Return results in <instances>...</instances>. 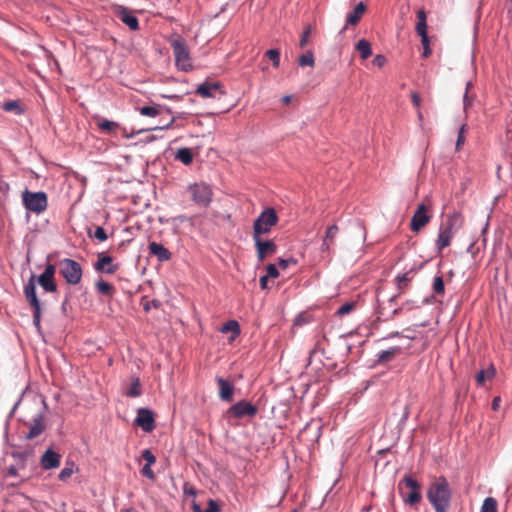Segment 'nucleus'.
I'll list each match as a JSON object with an SVG mask.
<instances>
[{
	"label": "nucleus",
	"instance_id": "obj_29",
	"mask_svg": "<svg viewBox=\"0 0 512 512\" xmlns=\"http://www.w3.org/2000/svg\"><path fill=\"white\" fill-rule=\"evenodd\" d=\"M414 272L413 270L407 271L402 274H398L395 278L397 283V288L401 291L405 289L408 285V283L413 279Z\"/></svg>",
	"mask_w": 512,
	"mask_h": 512
},
{
	"label": "nucleus",
	"instance_id": "obj_28",
	"mask_svg": "<svg viewBox=\"0 0 512 512\" xmlns=\"http://www.w3.org/2000/svg\"><path fill=\"white\" fill-rule=\"evenodd\" d=\"M37 281L46 292H55L57 290V285L53 278L40 274Z\"/></svg>",
	"mask_w": 512,
	"mask_h": 512
},
{
	"label": "nucleus",
	"instance_id": "obj_35",
	"mask_svg": "<svg viewBox=\"0 0 512 512\" xmlns=\"http://www.w3.org/2000/svg\"><path fill=\"white\" fill-rule=\"evenodd\" d=\"M314 63H315L314 54L312 51H307L306 53H303L299 56L298 64L301 67H305V66L313 67Z\"/></svg>",
	"mask_w": 512,
	"mask_h": 512
},
{
	"label": "nucleus",
	"instance_id": "obj_11",
	"mask_svg": "<svg viewBox=\"0 0 512 512\" xmlns=\"http://www.w3.org/2000/svg\"><path fill=\"white\" fill-rule=\"evenodd\" d=\"M257 259L262 262L267 256L276 253L277 245L273 240H263L262 236H253Z\"/></svg>",
	"mask_w": 512,
	"mask_h": 512
},
{
	"label": "nucleus",
	"instance_id": "obj_43",
	"mask_svg": "<svg viewBox=\"0 0 512 512\" xmlns=\"http://www.w3.org/2000/svg\"><path fill=\"white\" fill-rule=\"evenodd\" d=\"M266 56L272 61L275 68L280 65V52L278 49H269L266 51Z\"/></svg>",
	"mask_w": 512,
	"mask_h": 512
},
{
	"label": "nucleus",
	"instance_id": "obj_27",
	"mask_svg": "<svg viewBox=\"0 0 512 512\" xmlns=\"http://www.w3.org/2000/svg\"><path fill=\"white\" fill-rule=\"evenodd\" d=\"M362 59H368L372 54L371 44L366 39H360L355 46Z\"/></svg>",
	"mask_w": 512,
	"mask_h": 512
},
{
	"label": "nucleus",
	"instance_id": "obj_59",
	"mask_svg": "<svg viewBox=\"0 0 512 512\" xmlns=\"http://www.w3.org/2000/svg\"><path fill=\"white\" fill-rule=\"evenodd\" d=\"M416 32L418 35L427 34V22H417Z\"/></svg>",
	"mask_w": 512,
	"mask_h": 512
},
{
	"label": "nucleus",
	"instance_id": "obj_46",
	"mask_svg": "<svg viewBox=\"0 0 512 512\" xmlns=\"http://www.w3.org/2000/svg\"><path fill=\"white\" fill-rule=\"evenodd\" d=\"M142 458L146 461V464L151 466L156 462V457L150 449H145L142 451Z\"/></svg>",
	"mask_w": 512,
	"mask_h": 512
},
{
	"label": "nucleus",
	"instance_id": "obj_9",
	"mask_svg": "<svg viewBox=\"0 0 512 512\" xmlns=\"http://www.w3.org/2000/svg\"><path fill=\"white\" fill-rule=\"evenodd\" d=\"M402 483L410 490L408 493H401L403 501L411 506L419 503L422 498L419 483L411 476H405Z\"/></svg>",
	"mask_w": 512,
	"mask_h": 512
},
{
	"label": "nucleus",
	"instance_id": "obj_13",
	"mask_svg": "<svg viewBox=\"0 0 512 512\" xmlns=\"http://www.w3.org/2000/svg\"><path fill=\"white\" fill-rule=\"evenodd\" d=\"M429 221L430 216L427 213V208L425 204L421 203L418 205L411 218L410 228L413 232H419Z\"/></svg>",
	"mask_w": 512,
	"mask_h": 512
},
{
	"label": "nucleus",
	"instance_id": "obj_37",
	"mask_svg": "<svg viewBox=\"0 0 512 512\" xmlns=\"http://www.w3.org/2000/svg\"><path fill=\"white\" fill-rule=\"evenodd\" d=\"M96 289L98 293L101 295H111L112 292L114 291L113 286L110 283L103 280L97 281Z\"/></svg>",
	"mask_w": 512,
	"mask_h": 512
},
{
	"label": "nucleus",
	"instance_id": "obj_32",
	"mask_svg": "<svg viewBox=\"0 0 512 512\" xmlns=\"http://www.w3.org/2000/svg\"><path fill=\"white\" fill-rule=\"evenodd\" d=\"M142 395L140 379L138 377L134 378L131 382L130 388L126 392V396L131 398H136Z\"/></svg>",
	"mask_w": 512,
	"mask_h": 512
},
{
	"label": "nucleus",
	"instance_id": "obj_15",
	"mask_svg": "<svg viewBox=\"0 0 512 512\" xmlns=\"http://www.w3.org/2000/svg\"><path fill=\"white\" fill-rule=\"evenodd\" d=\"M60 462L61 455L52 448H48L40 458V465L44 470L58 468L60 466Z\"/></svg>",
	"mask_w": 512,
	"mask_h": 512
},
{
	"label": "nucleus",
	"instance_id": "obj_45",
	"mask_svg": "<svg viewBox=\"0 0 512 512\" xmlns=\"http://www.w3.org/2000/svg\"><path fill=\"white\" fill-rule=\"evenodd\" d=\"M338 226L336 224H333L331 226H329L326 230V234H325V244H327L328 241H331L333 242L334 238L336 237L337 233H338Z\"/></svg>",
	"mask_w": 512,
	"mask_h": 512
},
{
	"label": "nucleus",
	"instance_id": "obj_58",
	"mask_svg": "<svg viewBox=\"0 0 512 512\" xmlns=\"http://www.w3.org/2000/svg\"><path fill=\"white\" fill-rule=\"evenodd\" d=\"M291 263H296V261L293 258L283 259L279 258L278 264L281 269H287Z\"/></svg>",
	"mask_w": 512,
	"mask_h": 512
},
{
	"label": "nucleus",
	"instance_id": "obj_39",
	"mask_svg": "<svg viewBox=\"0 0 512 512\" xmlns=\"http://www.w3.org/2000/svg\"><path fill=\"white\" fill-rule=\"evenodd\" d=\"M481 512H497V501L493 497L484 499Z\"/></svg>",
	"mask_w": 512,
	"mask_h": 512
},
{
	"label": "nucleus",
	"instance_id": "obj_52",
	"mask_svg": "<svg viewBox=\"0 0 512 512\" xmlns=\"http://www.w3.org/2000/svg\"><path fill=\"white\" fill-rule=\"evenodd\" d=\"M470 82H467V85H466V91L463 95V106H464V110H467L468 107H470L473 103V98L469 97L468 96V89L470 87Z\"/></svg>",
	"mask_w": 512,
	"mask_h": 512
},
{
	"label": "nucleus",
	"instance_id": "obj_42",
	"mask_svg": "<svg viewBox=\"0 0 512 512\" xmlns=\"http://www.w3.org/2000/svg\"><path fill=\"white\" fill-rule=\"evenodd\" d=\"M73 466V462L67 463L66 466L58 474V479L60 481H66L68 478H70L71 475L73 474Z\"/></svg>",
	"mask_w": 512,
	"mask_h": 512
},
{
	"label": "nucleus",
	"instance_id": "obj_23",
	"mask_svg": "<svg viewBox=\"0 0 512 512\" xmlns=\"http://www.w3.org/2000/svg\"><path fill=\"white\" fill-rule=\"evenodd\" d=\"M365 10H366L365 4L362 1L359 2L355 6L353 11H351L347 14L346 25L340 30V33H344V31L347 29V25H356L360 21Z\"/></svg>",
	"mask_w": 512,
	"mask_h": 512
},
{
	"label": "nucleus",
	"instance_id": "obj_33",
	"mask_svg": "<svg viewBox=\"0 0 512 512\" xmlns=\"http://www.w3.org/2000/svg\"><path fill=\"white\" fill-rule=\"evenodd\" d=\"M220 331L222 333H227L229 331L233 332V338L240 334V326L236 320H229L223 324Z\"/></svg>",
	"mask_w": 512,
	"mask_h": 512
},
{
	"label": "nucleus",
	"instance_id": "obj_24",
	"mask_svg": "<svg viewBox=\"0 0 512 512\" xmlns=\"http://www.w3.org/2000/svg\"><path fill=\"white\" fill-rule=\"evenodd\" d=\"M398 295L399 294H396L389 298L388 305L390 307H392V305L396 302ZM401 312H403L402 306L391 308L390 311H387L386 307H382L378 312V318L382 319L383 321H388V320H391L394 316L398 315Z\"/></svg>",
	"mask_w": 512,
	"mask_h": 512
},
{
	"label": "nucleus",
	"instance_id": "obj_38",
	"mask_svg": "<svg viewBox=\"0 0 512 512\" xmlns=\"http://www.w3.org/2000/svg\"><path fill=\"white\" fill-rule=\"evenodd\" d=\"M139 113L142 116L156 117L160 114L159 105L156 106H143L138 108Z\"/></svg>",
	"mask_w": 512,
	"mask_h": 512
},
{
	"label": "nucleus",
	"instance_id": "obj_49",
	"mask_svg": "<svg viewBox=\"0 0 512 512\" xmlns=\"http://www.w3.org/2000/svg\"><path fill=\"white\" fill-rule=\"evenodd\" d=\"M183 493L185 495L195 497L197 495V490L194 486H192L190 483L185 482L182 487Z\"/></svg>",
	"mask_w": 512,
	"mask_h": 512
},
{
	"label": "nucleus",
	"instance_id": "obj_4",
	"mask_svg": "<svg viewBox=\"0 0 512 512\" xmlns=\"http://www.w3.org/2000/svg\"><path fill=\"white\" fill-rule=\"evenodd\" d=\"M22 203L27 211L41 214L48 206L47 194L43 191L31 192L25 190L22 193Z\"/></svg>",
	"mask_w": 512,
	"mask_h": 512
},
{
	"label": "nucleus",
	"instance_id": "obj_64",
	"mask_svg": "<svg viewBox=\"0 0 512 512\" xmlns=\"http://www.w3.org/2000/svg\"><path fill=\"white\" fill-rule=\"evenodd\" d=\"M69 295H66L63 302L61 303V311L64 315H67V308L69 305Z\"/></svg>",
	"mask_w": 512,
	"mask_h": 512
},
{
	"label": "nucleus",
	"instance_id": "obj_54",
	"mask_svg": "<svg viewBox=\"0 0 512 512\" xmlns=\"http://www.w3.org/2000/svg\"><path fill=\"white\" fill-rule=\"evenodd\" d=\"M141 473L148 479L153 480L155 478L154 472L151 469V465L145 464L142 467Z\"/></svg>",
	"mask_w": 512,
	"mask_h": 512
},
{
	"label": "nucleus",
	"instance_id": "obj_6",
	"mask_svg": "<svg viewBox=\"0 0 512 512\" xmlns=\"http://www.w3.org/2000/svg\"><path fill=\"white\" fill-rule=\"evenodd\" d=\"M41 402L42 409L38 411L29 423H27L29 429L28 432L24 434V439L26 440H31L40 436L46 429L45 416L48 406L44 397Z\"/></svg>",
	"mask_w": 512,
	"mask_h": 512
},
{
	"label": "nucleus",
	"instance_id": "obj_22",
	"mask_svg": "<svg viewBox=\"0 0 512 512\" xmlns=\"http://www.w3.org/2000/svg\"><path fill=\"white\" fill-rule=\"evenodd\" d=\"M219 386V397L222 401L230 402L233 398L234 387L233 385L226 379L217 376L215 378Z\"/></svg>",
	"mask_w": 512,
	"mask_h": 512
},
{
	"label": "nucleus",
	"instance_id": "obj_41",
	"mask_svg": "<svg viewBox=\"0 0 512 512\" xmlns=\"http://www.w3.org/2000/svg\"><path fill=\"white\" fill-rule=\"evenodd\" d=\"M433 291L437 295H442L445 292V285L442 276H435L433 279Z\"/></svg>",
	"mask_w": 512,
	"mask_h": 512
},
{
	"label": "nucleus",
	"instance_id": "obj_21",
	"mask_svg": "<svg viewBox=\"0 0 512 512\" xmlns=\"http://www.w3.org/2000/svg\"><path fill=\"white\" fill-rule=\"evenodd\" d=\"M35 276H31L24 286V295L32 308L41 306L36 294Z\"/></svg>",
	"mask_w": 512,
	"mask_h": 512
},
{
	"label": "nucleus",
	"instance_id": "obj_19",
	"mask_svg": "<svg viewBox=\"0 0 512 512\" xmlns=\"http://www.w3.org/2000/svg\"><path fill=\"white\" fill-rule=\"evenodd\" d=\"M460 226V215L457 213H453L447 216L445 222L440 226L439 230L442 232H446V234L448 233L450 237H453L454 233L460 228Z\"/></svg>",
	"mask_w": 512,
	"mask_h": 512
},
{
	"label": "nucleus",
	"instance_id": "obj_25",
	"mask_svg": "<svg viewBox=\"0 0 512 512\" xmlns=\"http://www.w3.org/2000/svg\"><path fill=\"white\" fill-rule=\"evenodd\" d=\"M175 159L184 165H190L193 162V153L190 148L182 147L177 150Z\"/></svg>",
	"mask_w": 512,
	"mask_h": 512
},
{
	"label": "nucleus",
	"instance_id": "obj_20",
	"mask_svg": "<svg viewBox=\"0 0 512 512\" xmlns=\"http://www.w3.org/2000/svg\"><path fill=\"white\" fill-rule=\"evenodd\" d=\"M460 226V215L457 213H453L447 216L445 222L440 226L439 230L442 232H446V234L448 233L450 237H453L454 233L460 228Z\"/></svg>",
	"mask_w": 512,
	"mask_h": 512
},
{
	"label": "nucleus",
	"instance_id": "obj_44",
	"mask_svg": "<svg viewBox=\"0 0 512 512\" xmlns=\"http://www.w3.org/2000/svg\"><path fill=\"white\" fill-rule=\"evenodd\" d=\"M355 307V304L353 302H346L342 304L336 311V314L338 316H344L349 314Z\"/></svg>",
	"mask_w": 512,
	"mask_h": 512
},
{
	"label": "nucleus",
	"instance_id": "obj_7",
	"mask_svg": "<svg viewBox=\"0 0 512 512\" xmlns=\"http://www.w3.org/2000/svg\"><path fill=\"white\" fill-rule=\"evenodd\" d=\"M192 201L201 206L207 207L212 201L213 191L210 185L205 182L193 183L188 186Z\"/></svg>",
	"mask_w": 512,
	"mask_h": 512
},
{
	"label": "nucleus",
	"instance_id": "obj_50",
	"mask_svg": "<svg viewBox=\"0 0 512 512\" xmlns=\"http://www.w3.org/2000/svg\"><path fill=\"white\" fill-rule=\"evenodd\" d=\"M310 33H311V27H310V26H307V27L303 30V32H302V34H301L300 41H299V46H300L301 48H303V47H305V46H306V44H307V42H308V38H309Z\"/></svg>",
	"mask_w": 512,
	"mask_h": 512
},
{
	"label": "nucleus",
	"instance_id": "obj_1",
	"mask_svg": "<svg viewBox=\"0 0 512 512\" xmlns=\"http://www.w3.org/2000/svg\"><path fill=\"white\" fill-rule=\"evenodd\" d=\"M426 496L435 512H447L452 497L447 479L440 476L432 481L427 488Z\"/></svg>",
	"mask_w": 512,
	"mask_h": 512
},
{
	"label": "nucleus",
	"instance_id": "obj_34",
	"mask_svg": "<svg viewBox=\"0 0 512 512\" xmlns=\"http://www.w3.org/2000/svg\"><path fill=\"white\" fill-rule=\"evenodd\" d=\"M2 108L4 111L13 112L16 115H22L24 113V109L21 107L17 100L4 103Z\"/></svg>",
	"mask_w": 512,
	"mask_h": 512
},
{
	"label": "nucleus",
	"instance_id": "obj_8",
	"mask_svg": "<svg viewBox=\"0 0 512 512\" xmlns=\"http://www.w3.org/2000/svg\"><path fill=\"white\" fill-rule=\"evenodd\" d=\"M258 413V408L246 400H240L233 404L228 410L227 414L235 419H242L244 417H254Z\"/></svg>",
	"mask_w": 512,
	"mask_h": 512
},
{
	"label": "nucleus",
	"instance_id": "obj_30",
	"mask_svg": "<svg viewBox=\"0 0 512 512\" xmlns=\"http://www.w3.org/2000/svg\"><path fill=\"white\" fill-rule=\"evenodd\" d=\"M495 375V368L493 365H490V367L487 370L481 369L476 374V383L478 386H482L486 379H491Z\"/></svg>",
	"mask_w": 512,
	"mask_h": 512
},
{
	"label": "nucleus",
	"instance_id": "obj_61",
	"mask_svg": "<svg viewBox=\"0 0 512 512\" xmlns=\"http://www.w3.org/2000/svg\"><path fill=\"white\" fill-rule=\"evenodd\" d=\"M22 396L23 394L19 397V399L16 401V403L13 405L11 411L9 412L8 416H7V423L9 422V420L14 416L16 410L18 409L20 403H21V400H22Z\"/></svg>",
	"mask_w": 512,
	"mask_h": 512
},
{
	"label": "nucleus",
	"instance_id": "obj_47",
	"mask_svg": "<svg viewBox=\"0 0 512 512\" xmlns=\"http://www.w3.org/2000/svg\"><path fill=\"white\" fill-rule=\"evenodd\" d=\"M467 125L463 124L458 132L457 141H456V149L458 150L465 142L464 132L466 131Z\"/></svg>",
	"mask_w": 512,
	"mask_h": 512
},
{
	"label": "nucleus",
	"instance_id": "obj_56",
	"mask_svg": "<svg viewBox=\"0 0 512 512\" xmlns=\"http://www.w3.org/2000/svg\"><path fill=\"white\" fill-rule=\"evenodd\" d=\"M55 271V266L53 264H48L41 274L54 279Z\"/></svg>",
	"mask_w": 512,
	"mask_h": 512
},
{
	"label": "nucleus",
	"instance_id": "obj_51",
	"mask_svg": "<svg viewBox=\"0 0 512 512\" xmlns=\"http://www.w3.org/2000/svg\"><path fill=\"white\" fill-rule=\"evenodd\" d=\"M160 306L161 302L157 299H153L151 301H146L145 303H143V310L148 313L152 307L157 309Z\"/></svg>",
	"mask_w": 512,
	"mask_h": 512
},
{
	"label": "nucleus",
	"instance_id": "obj_17",
	"mask_svg": "<svg viewBox=\"0 0 512 512\" xmlns=\"http://www.w3.org/2000/svg\"><path fill=\"white\" fill-rule=\"evenodd\" d=\"M149 253L157 257L159 262L169 261L172 257V253L161 243L152 241L148 245Z\"/></svg>",
	"mask_w": 512,
	"mask_h": 512
},
{
	"label": "nucleus",
	"instance_id": "obj_10",
	"mask_svg": "<svg viewBox=\"0 0 512 512\" xmlns=\"http://www.w3.org/2000/svg\"><path fill=\"white\" fill-rule=\"evenodd\" d=\"M196 93L203 98L214 99H220L223 95H225V91L223 90L220 82H211L208 80L204 81L203 83L197 86Z\"/></svg>",
	"mask_w": 512,
	"mask_h": 512
},
{
	"label": "nucleus",
	"instance_id": "obj_31",
	"mask_svg": "<svg viewBox=\"0 0 512 512\" xmlns=\"http://www.w3.org/2000/svg\"><path fill=\"white\" fill-rule=\"evenodd\" d=\"M451 239H452V237H450V235L448 233L446 234V232H442L439 230V233H438V236H437V239L435 242L436 249L439 252L442 251L444 248H446L447 246L450 245Z\"/></svg>",
	"mask_w": 512,
	"mask_h": 512
},
{
	"label": "nucleus",
	"instance_id": "obj_14",
	"mask_svg": "<svg viewBox=\"0 0 512 512\" xmlns=\"http://www.w3.org/2000/svg\"><path fill=\"white\" fill-rule=\"evenodd\" d=\"M93 267L97 272L114 274L119 269V264H113V258L111 256L100 253Z\"/></svg>",
	"mask_w": 512,
	"mask_h": 512
},
{
	"label": "nucleus",
	"instance_id": "obj_40",
	"mask_svg": "<svg viewBox=\"0 0 512 512\" xmlns=\"http://www.w3.org/2000/svg\"><path fill=\"white\" fill-rule=\"evenodd\" d=\"M33 310V325L36 328L38 334H42V327H41V315H42V309L41 306L32 308Z\"/></svg>",
	"mask_w": 512,
	"mask_h": 512
},
{
	"label": "nucleus",
	"instance_id": "obj_26",
	"mask_svg": "<svg viewBox=\"0 0 512 512\" xmlns=\"http://www.w3.org/2000/svg\"><path fill=\"white\" fill-rule=\"evenodd\" d=\"M401 348L398 346L391 347L387 350L380 351L377 355V362L378 363H386L391 361L394 356L398 353H400Z\"/></svg>",
	"mask_w": 512,
	"mask_h": 512
},
{
	"label": "nucleus",
	"instance_id": "obj_36",
	"mask_svg": "<svg viewBox=\"0 0 512 512\" xmlns=\"http://www.w3.org/2000/svg\"><path fill=\"white\" fill-rule=\"evenodd\" d=\"M97 125H98V128H99L100 130L105 131V132H108V133H110V132L114 131L116 128H118V127H119V123L114 122V121H110V120L105 119V118L101 119V120L97 123Z\"/></svg>",
	"mask_w": 512,
	"mask_h": 512
},
{
	"label": "nucleus",
	"instance_id": "obj_53",
	"mask_svg": "<svg viewBox=\"0 0 512 512\" xmlns=\"http://www.w3.org/2000/svg\"><path fill=\"white\" fill-rule=\"evenodd\" d=\"M266 271V275H268L271 278H277L279 276V270L275 264H268L266 267Z\"/></svg>",
	"mask_w": 512,
	"mask_h": 512
},
{
	"label": "nucleus",
	"instance_id": "obj_12",
	"mask_svg": "<svg viewBox=\"0 0 512 512\" xmlns=\"http://www.w3.org/2000/svg\"><path fill=\"white\" fill-rule=\"evenodd\" d=\"M134 423L145 432H151L155 428L153 411L148 408H139Z\"/></svg>",
	"mask_w": 512,
	"mask_h": 512
},
{
	"label": "nucleus",
	"instance_id": "obj_18",
	"mask_svg": "<svg viewBox=\"0 0 512 512\" xmlns=\"http://www.w3.org/2000/svg\"><path fill=\"white\" fill-rule=\"evenodd\" d=\"M460 226V215L457 213H453L447 216L445 222L440 226L439 230L442 232H446V234L448 233L450 237H453L454 233L460 228Z\"/></svg>",
	"mask_w": 512,
	"mask_h": 512
},
{
	"label": "nucleus",
	"instance_id": "obj_55",
	"mask_svg": "<svg viewBox=\"0 0 512 512\" xmlns=\"http://www.w3.org/2000/svg\"><path fill=\"white\" fill-rule=\"evenodd\" d=\"M204 512H220V506L215 500L210 499Z\"/></svg>",
	"mask_w": 512,
	"mask_h": 512
},
{
	"label": "nucleus",
	"instance_id": "obj_3",
	"mask_svg": "<svg viewBox=\"0 0 512 512\" xmlns=\"http://www.w3.org/2000/svg\"><path fill=\"white\" fill-rule=\"evenodd\" d=\"M278 215L272 207L264 209L253 222V236H262L271 231L272 227L278 223Z\"/></svg>",
	"mask_w": 512,
	"mask_h": 512
},
{
	"label": "nucleus",
	"instance_id": "obj_48",
	"mask_svg": "<svg viewBox=\"0 0 512 512\" xmlns=\"http://www.w3.org/2000/svg\"><path fill=\"white\" fill-rule=\"evenodd\" d=\"M94 237L101 242L106 241L108 239V235L105 229L101 226L96 227L94 231Z\"/></svg>",
	"mask_w": 512,
	"mask_h": 512
},
{
	"label": "nucleus",
	"instance_id": "obj_63",
	"mask_svg": "<svg viewBox=\"0 0 512 512\" xmlns=\"http://www.w3.org/2000/svg\"><path fill=\"white\" fill-rule=\"evenodd\" d=\"M268 279H269V276H268V275H263V276H261V277H260L259 284H260V288H261L262 290H265V289H267V288H268V285H267V283H268Z\"/></svg>",
	"mask_w": 512,
	"mask_h": 512
},
{
	"label": "nucleus",
	"instance_id": "obj_60",
	"mask_svg": "<svg viewBox=\"0 0 512 512\" xmlns=\"http://www.w3.org/2000/svg\"><path fill=\"white\" fill-rule=\"evenodd\" d=\"M385 63H386V58L381 54H377L373 59V64L378 67H383Z\"/></svg>",
	"mask_w": 512,
	"mask_h": 512
},
{
	"label": "nucleus",
	"instance_id": "obj_62",
	"mask_svg": "<svg viewBox=\"0 0 512 512\" xmlns=\"http://www.w3.org/2000/svg\"><path fill=\"white\" fill-rule=\"evenodd\" d=\"M12 457L16 459L17 461L24 462L27 458L26 452H13Z\"/></svg>",
	"mask_w": 512,
	"mask_h": 512
},
{
	"label": "nucleus",
	"instance_id": "obj_16",
	"mask_svg": "<svg viewBox=\"0 0 512 512\" xmlns=\"http://www.w3.org/2000/svg\"><path fill=\"white\" fill-rule=\"evenodd\" d=\"M116 16L129 27L130 30L136 31L139 29L138 18L133 15L128 8L124 6H118L116 8Z\"/></svg>",
	"mask_w": 512,
	"mask_h": 512
},
{
	"label": "nucleus",
	"instance_id": "obj_2",
	"mask_svg": "<svg viewBox=\"0 0 512 512\" xmlns=\"http://www.w3.org/2000/svg\"><path fill=\"white\" fill-rule=\"evenodd\" d=\"M170 45L173 49L176 67L183 72L190 71L193 65L185 40L180 36H176L170 40Z\"/></svg>",
	"mask_w": 512,
	"mask_h": 512
},
{
	"label": "nucleus",
	"instance_id": "obj_5",
	"mask_svg": "<svg viewBox=\"0 0 512 512\" xmlns=\"http://www.w3.org/2000/svg\"><path fill=\"white\" fill-rule=\"evenodd\" d=\"M59 273L68 284L77 285L82 279L83 269L76 260L64 258L59 262Z\"/></svg>",
	"mask_w": 512,
	"mask_h": 512
},
{
	"label": "nucleus",
	"instance_id": "obj_57",
	"mask_svg": "<svg viewBox=\"0 0 512 512\" xmlns=\"http://www.w3.org/2000/svg\"><path fill=\"white\" fill-rule=\"evenodd\" d=\"M402 308H403V311H411L413 309H416V308H419V305H417L414 301L412 300H407L406 302H404L402 305Z\"/></svg>",
	"mask_w": 512,
	"mask_h": 512
}]
</instances>
